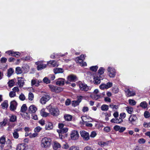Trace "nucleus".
I'll return each instance as SVG.
<instances>
[{
  "label": "nucleus",
  "instance_id": "f257e3e1",
  "mask_svg": "<svg viewBox=\"0 0 150 150\" xmlns=\"http://www.w3.org/2000/svg\"><path fill=\"white\" fill-rule=\"evenodd\" d=\"M51 139L48 137H45L42 138L41 141V145L43 148L49 147L51 144Z\"/></svg>",
  "mask_w": 150,
  "mask_h": 150
},
{
  "label": "nucleus",
  "instance_id": "f03ea898",
  "mask_svg": "<svg viewBox=\"0 0 150 150\" xmlns=\"http://www.w3.org/2000/svg\"><path fill=\"white\" fill-rule=\"evenodd\" d=\"M138 118L135 115L132 114L130 115L129 118V123L133 125H136L138 122Z\"/></svg>",
  "mask_w": 150,
  "mask_h": 150
},
{
  "label": "nucleus",
  "instance_id": "7ed1b4c3",
  "mask_svg": "<svg viewBox=\"0 0 150 150\" xmlns=\"http://www.w3.org/2000/svg\"><path fill=\"white\" fill-rule=\"evenodd\" d=\"M50 98V95L48 93L44 95L40 99V103L42 104H45Z\"/></svg>",
  "mask_w": 150,
  "mask_h": 150
},
{
  "label": "nucleus",
  "instance_id": "20e7f679",
  "mask_svg": "<svg viewBox=\"0 0 150 150\" xmlns=\"http://www.w3.org/2000/svg\"><path fill=\"white\" fill-rule=\"evenodd\" d=\"M80 134L81 137L84 140L87 141L89 139V134L87 132L84 130L81 131Z\"/></svg>",
  "mask_w": 150,
  "mask_h": 150
},
{
  "label": "nucleus",
  "instance_id": "39448f33",
  "mask_svg": "<svg viewBox=\"0 0 150 150\" xmlns=\"http://www.w3.org/2000/svg\"><path fill=\"white\" fill-rule=\"evenodd\" d=\"M70 135L71 139L73 140L77 139L79 137V134L78 132L75 130H74L71 131Z\"/></svg>",
  "mask_w": 150,
  "mask_h": 150
},
{
  "label": "nucleus",
  "instance_id": "423d86ee",
  "mask_svg": "<svg viewBox=\"0 0 150 150\" xmlns=\"http://www.w3.org/2000/svg\"><path fill=\"white\" fill-rule=\"evenodd\" d=\"M49 86L51 91L53 92L58 93L61 91L63 90V89L60 87L54 86L50 85H49Z\"/></svg>",
  "mask_w": 150,
  "mask_h": 150
},
{
  "label": "nucleus",
  "instance_id": "0eeeda50",
  "mask_svg": "<svg viewBox=\"0 0 150 150\" xmlns=\"http://www.w3.org/2000/svg\"><path fill=\"white\" fill-rule=\"evenodd\" d=\"M49 111L54 116H57L59 115V111L57 108H52L49 109Z\"/></svg>",
  "mask_w": 150,
  "mask_h": 150
},
{
  "label": "nucleus",
  "instance_id": "6e6552de",
  "mask_svg": "<svg viewBox=\"0 0 150 150\" xmlns=\"http://www.w3.org/2000/svg\"><path fill=\"white\" fill-rule=\"evenodd\" d=\"M107 71L109 76L110 78L114 77L115 75V69L110 67H108Z\"/></svg>",
  "mask_w": 150,
  "mask_h": 150
},
{
  "label": "nucleus",
  "instance_id": "1a4fd4ad",
  "mask_svg": "<svg viewBox=\"0 0 150 150\" xmlns=\"http://www.w3.org/2000/svg\"><path fill=\"white\" fill-rule=\"evenodd\" d=\"M35 64L36 65H38L37 69L38 71L41 70L46 68L47 65V64H44L42 63V62L40 61L37 62Z\"/></svg>",
  "mask_w": 150,
  "mask_h": 150
},
{
  "label": "nucleus",
  "instance_id": "9d476101",
  "mask_svg": "<svg viewBox=\"0 0 150 150\" xmlns=\"http://www.w3.org/2000/svg\"><path fill=\"white\" fill-rule=\"evenodd\" d=\"M104 76L103 75L95 76L93 78V83L95 84H98L100 83L101 79H103Z\"/></svg>",
  "mask_w": 150,
  "mask_h": 150
},
{
  "label": "nucleus",
  "instance_id": "9b49d317",
  "mask_svg": "<svg viewBox=\"0 0 150 150\" xmlns=\"http://www.w3.org/2000/svg\"><path fill=\"white\" fill-rule=\"evenodd\" d=\"M79 87L80 89L84 91H87L90 90L89 87L84 83H81L79 84Z\"/></svg>",
  "mask_w": 150,
  "mask_h": 150
},
{
  "label": "nucleus",
  "instance_id": "f8f14e48",
  "mask_svg": "<svg viewBox=\"0 0 150 150\" xmlns=\"http://www.w3.org/2000/svg\"><path fill=\"white\" fill-rule=\"evenodd\" d=\"M24 79L22 77L18 78L17 85H18L19 87L22 88L24 84Z\"/></svg>",
  "mask_w": 150,
  "mask_h": 150
},
{
  "label": "nucleus",
  "instance_id": "ddd939ff",
  "mask_svg": "<svg viewBox=\"0 0 150 150\" xmlns=\"http://www.w3.org/2000/svg\"><path fill=\"white\" fill-rule=\"evenodd\" d=\"M17 103L15 100H13L10 103V109L11 111H13L16 109Z\"/></svg>",
  "mask_w": 150,
  "mask_h": 150
},
{
  "label": "nucleus",
  "instance_id": "4468645a",
  "mask_svg": "<svg viewBox=\"0 0 150 150\" xmlns=\"http://www.w3.org/2000/svg\"><path fill=\"white\" fill-rule=\"evenodd\" d=\"M127 97L133 96L136 95L135 92L134 91H131L129 89H127L125 91Z\"/></svg>",
  "mask_w": 150,
  "mask_h": 150
},
{
  "label": "nucleus",
  "instance_id": "2eb2a0df",
  "mask_svg": "<svg viewBox=\"0 0 150 150\" xmlns=\"http://www.w3.org/2000/svg\"><path fill=\"white\" fill-rule=\"evenodd\" d=\"M37 110V108L34 105H31L28 108V110L29 113H34Z\"/></svg>",
  "mask_w": 150,
  "mask_h": 150
},
{
  "label": "nucleus",
  "instance_id": "dca6fc26",
  "mask_svg": "<svg viewBox=\"0 0 150 150\" xmlns=\"http://www.w3.org/2000/svg\"><path fill=\"white\" fill-rule=\"evenodd\" d=\"M75 60L77 62L79 63L80 65L82 66H86L87 65L86 63L83 62L82 59H80V57H76L75 59Z\"/></svg>",
  "mask_w": 150,
  "mask_h": 150
},
{
  "label": "nucleus",
  "instance_id": "f3484780",
  "mask_svg": "<svg viewBox=\"0 0 150 150\" xmlns=\"http://www.w3.org/2000/svg\"><path fill=\"white\" fill-rule=\"evenodd\" d=\"M65 83V79L62 78H59L57 79L56 84L57 85L63 86Z\"/></svg>",
  "mask_w": 150,
  "mask_h": 150
},
{
  "label": "nucleus",
  "instance_id": "a211bd4d",
  "mask_svg": "<svg viewBox=\"0 0 150 150\" xmlns=\"http://www.w3.org/2000/svg\"><path fill=\"white\" fill-rule=\"evenodd\" d=\"M76 79V76L73 74L68 76L67 78V80L69 81L70 82L75 81Z\"/></svg>",
  "mask_w": 150,
  "mask_h": 150
},
{
  "label": "nucleus",
  "instance_id": "6ab92c4d",
  "mask_svg": "<svg viewBox=\"0 0 150 150\" xmlns=\"http://www.w3.org/2000/svg\"><path fill=\"white\" fill-rule=\"evenodd\" d=\"M61 145L58 142L56 141L54 142L53 145V148L54 150H57L61 148Z\"/></svg>",
  "mask_w": 150,
  "mask_h": 150
},
{
  "label": "nucleus",
  "instance_id": "aec40b11",
  "mask_svg": "<svg viewBox=\"0 0 150 150\" xmlns=\"http://www.w3.org/2000/svg\"><path fill=\"white\" fill-rule=\"evenodd\" d=\"M25 144L21 143L18 144L16 147V150H25Z\"/></svg>",
  "mask_w": 150,
  "mask_h": 150
},
{
  "label": "nucleus",
  "instance_id": "412c9836",
  "mask_svg": "<svg viewBox=\"0 0 150 150\" xmlns=\"http://www.w3.org/2000/svg\"><path fill=\"white\" fill-rule=\"evenodd\" d=\"M122 119L120 117L119 119L113 118L111 120V122L115 123H120L122 122Z\"/></svg>",
  "mask_w": 150,
  "mask_h": 150
},
{
  "label": "nucleus",
  "instance_id": "4be33fe9",
  "mask_svg": "<svg viewBox=\"0 0 150 150\" xmlns=\"http://www.w3.org/2000/svg\"><path fill=\"white\" fill-rule=\"evenodd\" d=\"M50 64L52 65L53 67H58L59 64L55 60H52L47 62V64Z\"/></svg>",
  "mask_w": 150,
  "mask_h": 150
},
{
  "label": "nucleus",
  "instance_id": "5701e85b",
  "mask_svg": "<svg viewBox=\"0 0 150 150\" xmlns=\"http://www.w3.org/2000/svg\"><path fill=\"white\" fill-rule=\"evenodd\" d=\"M68 131V128L65 127L62 129H57V132L58 133H61V134L65 133L67 132Z\"/></svg>",
  "mask_w": 150,
  "mask_h": 150
},
{
  "label": "nucleus",
  "instance_id": "b1692460",
  "mask_svg": "<svg viewBox=\"0 0 150 150\" xmlns=\"http://www.w3.org/2000/svg\"><path fill=\"white\" fill-rule=\"evenodd\" d=\"M20 129H17L14 130V132L13 133V137L15 139H17L19 137V134L18 132L20 131Z\"/></svg>",
  "mask_w": 150,
  "mask_h": 150
},
{
  "label": "nucleus",
  "instance_id": "393cba45",
  "mask_svg": "<svg viewBox=\"0 0 150 150\" xmlns=\"http://www.w3.org/2000/svg\"><path fill=\"white\" fill-rule=\"evenodd\" d=\"M55 74L59 73H62L63 72V69L60 68H55L53 70Z\"/></svg>",
  "mask_w": 150,
  "mask_h": 150
},
{
  "label": "nucleus",
  "instance_id": "a878e982",
  "mask_svg": "<svg viewBox=\"0 0 150 150\" xmlns=\"http://www.w3.org/2000/svg\"><path fill=\"white\" fill-rule=\"evenodd\" d=\"M65 120L67 121H70L72 119V116L70 115L66 114L64 116Z\"/></svg>",
  "mask_w": 150,
  "mask_h": 150
},
{
  "label": "nucleus",
  "instance_id": "bb28decb",
  "mask_svg": "<svg viewBox=\"0 0 150 150\" xmlns=\"http://www.w3.org/2000/svg\"><path fill=\"white\" fill-rule=\"evenodd\" d=\"M53 126L51 122H49L45 125V128L46 130H50L52 129Z\"/></svg>",
  "mask_w": 150,
  "mask_h": 150
},
{
  "label": "nucleus",
  "instance_id": "cd10ccee",
  "mask_svg": "<svg viewBox=\"0 0 150 150\" xmlns=\"http://www.w3.org/2000/svg\"><path fill=\"white\" fill-rule=\"evenodd\" d=\"M2 108L3 109H5V108H7L8 107V101L5 100L4 101V102L1 104Z\"/></svg>",
  "mask_w": 150,
  "mask_h": 150
},
{
  "label": "nucleus",
  "instance_id": "c85d7f7f",
  "mask_svg": "<svg viewBox=\"0 0 150 150\" xmlns=\"http://www.w3.org/2000/svg\"><path fill=\"white\" fill-rule=\"evenodd\" d=\"M105 69L103 67H100L98 70V75L99 76H102L104 73Z\"/></svg>",
  "mask_w": 150,
  "mask_h": 150
},
{
  "label": "nucleus",
  "instance_id": "c756f323",
  "mask_svg": "<svg viewBox=\"0 0 150 150\" xmlns=\"http://www.w3.org/2000/svg\"><path fill=\"white\" fill-rule=\"evenodd\" d=\"M40 114L43 117H46L48 116L49 113L45 112L44 109H42L40 111Z\"/></svg>",
  "mask_w": 150,
  "mask_h": 150
},
{
  "label": "nucleus",
  "instance_id": "7c9ffc66",
  "mask_svg": "<svg viewBox=\"0 0 150 150\" xmlns=\"http://www.w3.org/2000/svg\"><path fill=\"white\" fill-rule=\"evenodd\" d=\"M15 79H11L8 81V84L9 86L12 87L13 86L15 83Z\"/></svg>",
  "mask_w": 150,
  "mask_h": 150
},
{
  "label": "nucleus",
  "instance_id": "2f4dec72",
  "mask_svg": "<svg viewBox=\"0 0 150 150\" xmlns=\"http://www.w3.org/2000/svg\"><path fill=\"white\" fill-rule=\"evenodd\" d=\"M32 86L35 85L36 86H38L39 85V84L38 82V80L33 79L31 81Z\"/></svg>",
  "mask_w": 150,
  "mask_h": 150
},
{
  "label": "nucleus",
  "instance_id": "473e14b6",
  "mask_svg": "<svg viewBox=\"0 0 150 150\" xmlns=\"http://www.w3.org/2000/svg\"><path fill=\"white\" fill-rule=\"evenodd\" d=\"M126 110L127 112L130 114H131L133 111V109L131 107H126Z\"/></svg>",
  "mask_w": 150,
  "mask_h": 150
},
{
  "label": "nucleus",
  "instance_id": "72a5a7b5",
  "mask_svg": "<svg viewBox=\"0 0 150 150\" xmlns=\"http://www.w3.org/2000/svg\"><path fill=\"white\" fill-rule=\"evenodd\" d=\"M108 106L104 104L101 107V110L104 111H107L108 110Z\"/></svg>",
  "mask_w": 150,
  "mask_h": 150
},
{
  "label": "nucleus",
  "instance_id": "f704fd0d",
  "mask_svg": "<svg viewBox=\"0 0 150 150\" xmlns=\"http://www.w3.org/2000/svg\"><path fill=\"white\" fill-rule=\"evenodd\" d=\"M14 71L11 68H9L7 71V76L10 77L13 73Z\"/></svg>",
  "mask_w": 150,
  "mask_h": 150
},
{
  "label": "nucleus",
  "instance_id": "c9c22d12",
  "mask_svg": "<svg viewBox=\"0 0 150 150\" xmlns=\"http://www.w3.org/2000/svg\"><path fill=\"white\" fill-rule=\"evenodd\" d=\"M140 106L143 108H146L147 107V104L146 101H143L140 103Z\"/></svg>",
  "mask_w": 150,
  "mask_h": 150
},
{
  "label": "nucleus",
  "instance_id": "e433bc0d",
  "mask_svg": "<svg viewBox=\"0 0 150 150\" xmlns=\"http://www.w3.org/2000/svg\"><path fill=\"white\" fill-rule=\"evenodd\" d=\"M91 98L94 100H97L101 97L100 94L93 95L91 96Z\"/></svg>",
  "mask_w": 150,
  "mask_h": 150
},
{
  "label": "nucleus",
  "instance_id": "4c0bfd02",
  "mask_svg": "<svg viewBox=\"0 0 150 150\" xmlns=\"http://www.w3.org/2000/svg\"><path fill=\"white\" fill-rule=\"evenodd\" d=\"M21 54L19 52H13L12 53L11 56L15 57H18Z\"/></svg>",
  "mask_w": 150,
  "mask_h": 150
},
{
  "label": "nucleus",
  "instance_id": "58836bf2",
  "mask_svg": "<svg viewBox=\"0 0 150 150\" xmlns=\"http://www.w3.org/2000/svg\"><path fill=\"white\" fill-rule=\"evenodd\" d=\"M27 108L26 104H23L21 107V111L22 112H25L27 110Z\"/></svg>",
  "mask_w": 150,
  "mask_h": 150
},
{
  "label": "nucleus",
  "instance_id": "ea45409f",
  "mask_svg": "<svg viewBox=\"0 0 150 150\" xmlns=\"http://www.w3.org/2000/svg\"><path fill=\"white\" fill-rule=\"evenodd\" d=\"M16 72L17 74H20L22 73V71L21 67H17L16 69Z\"/></svg>",
  "mask_w": 150,
  "mask_h": 150
},
{
  "label": "nucleus",
  "instance_id": "a19ab883",
  "mask_svg": "<svg viewBox=\"0 0 150 150\" xmlns=\"http://www.w3.org/2000/svg\"><path fill=\"white\" fill-rule=\"evenodd\" d=\"M10 121L11 122H14L16 120V116L14 115H11L10 116Z\"/></svg>",
  "mask_w": 150,
  "mask_h": 150
},
{
  "label": "nucleus",
  "instance_id": "79ce46f5",
  "mask_svg": "<svg viewBox=\"0 0 150 150\" xmlns=\"http://www.w3.org/2000/svg\"><path fill=\"white\" fill-rule=\"evenodd\" d=\"M128 102L129 104L132 105H134L136 104V102L133 99H130L129 100Z\"/></svg>",
  "mask_w": 150,
  "mask_h": 150
},
{
  "label": "nucleus",
  "instance_id": "37998d69",
  "mask_svg": "<svg viewBox=\"0 0 150 150\" xmlns=\"http://www.w3.org/2000/svg\"><path fill=\"white\" fill-rule=\"evenodd\" d=\"M6 142V139L4 137H2L0 138V144L2 145L5 144Z\"/></svg>",
  "mask_w": 150,
  "mask_h": 150
},
{
  "label": "nucleus",
  "instance_id": "c03bdc74",
  "mask_svg": "<svg viewBox=\"0 0 150 150\" xmlns=\"http://www.w3.org/2000/svg\"><path fill=\"white\" fill-rule=\"evenodd\" d=\"M22 69L25 71V72H27L29 69V67L28 65L25 64L22 67Z\"/></svg>",
  "mask_w": 150,
  "mask_h": 150
},
{
  "label": "nucleus",
  "instance_id": "a18cd8bd",
  "mask_svg": "<svg viewBox=\"0 0 150 150\" xmlns=\"http://www.w3.org/2000/svg\"><path fill=\"white\" fill-rule=\"evenodd\" d=\"M109 106L114 110H115L118 108V106L116 105H114L112 104H110Z\"/></svg>",
  "mask_w": 150,
  "mask_h": 150
},
{
  "label": "nucleus",
  "instance_id": "49530a36",
  "mask_svg": "<svg viewBox=\"0 0 150 150\" xmlns=\"http://www.w3.org/2000/svg\"><path fill=\"white\" fill-rule=\"evenodd\" d=\"M23 60H24L26 61H30L32 60V58L29 56H26L24 58H22Z\"/></svg>",
  "mask_w": 150,
  "mask_h": 150
},
{
  "label": "nucleus",
  "instance_id": "de8ad7c7",
  "mask_svg": "<svg viewBox=\"0 0 150 150\" xmlns=\"http://www.w3.org/2000/svg\"><path fill=\"white\" fill-rule=\"evenodd\" d=\"M34 95L31 92H30L28 94V99L31 101L34 98Z\"/></svg>",
  "mask_w": 150,
  "mask_h": 150
},
{
  "label": "nucleus",
  "instance_id": "09e8293b",
  "mask_svg": "<svg viewBox=\"0 0 150 150\" xmlns=\"http://www.w3.org/2000/svg\"><path fill=\"white\" fill-rule=\"evenodd\" d=\"M98 68V67L96 66H93L90 67V69L92 71H96Z\"/></svg>",
  "mask_w": 150,
  "mask_h": 150
},
{
  "label": "nucleus",
  "instance_id": "8fccbe9b",
  "mask_svg": "<svg viewBox=\"0 0 150 150\" xmlns=\"http://www.w3.org/2000/svg\"><path fill=\"white\" fill-rule=\"evenodd\" d=\"M79 103L77 100H74L72 101V104L73 106L75 107L79 105Z\"/></svg>",
  "mask_w": 150,
  "mask_h": 150
},
{
  "label": "nucleus",
  "instance_id": "3c124183",
  "mask_svg": "<svg viewBox=\"0 0 150 150\" xmlns=\"http://www.w3.org/2000/svg\"><path fill=\"white\" fill-rule=\"evenodd\" d=\"M105 114V120L106 121H108L109 120L108 117H110V114H109L108 113L106 112V113H104L103 112L102 113V115Z\"/></svg>",
  "mask_w": 150,
  "mask_h": 150
},
{
  "label": "nucleus",
  "instance_id": "603ef678",
  "mask_svg": "<svg viewBox=\"0 0 150 150\" xmlns=\"http://www.w3.org/2000/svg\"><path fill=\"white\" fill-rule=\"evenodd\" d=\"M42 129V128L40 127L39 126H38L35 127L34 129V132H39Z\"/></svg>",
  "mask_w": 150,
  "mask_h": 150
},
{
  "label": "nucleus",
  "instance_id": "864d4df0",
  "mask_svg": "<svg viewBox=\"0 0 150 150\" xmlns=\"http://www.w3.org/2000/svg\"><path fill=\"white\" fill-rule=\"evenodd\" d=\"M19 98L21 100L23 101L25 99V97L23 93H21L19 96Z\"/></svg>",
  "mask_w": 150,
  "mask_h": 150
},
{
  "label": "nucleus",
  "instance_id": "5fc2aeb1",
  "mask_svg": "<svg viewBox=\"0 0 150 150\" xmlns=\"http://www.w3.org/2000/svg\"><path fill=\"white\" fill-rule=\"evenodd\" d=\"M9 96L11 98H13L16 96V93L13 91H11L9 93Z\"/></svg>",
  "mask_w": 150,
  "mask_h": 150
},
{
  "label": "nucleus",
  "instance_id": "6e6d98bb",
  "mask_svg": "<svg viewBox=\"0 0 150 150\" xmlns=\"http://www.w3.org/2000/svg\"><path fill=\"white\" fill-rule=\"evenodd\" d=\"M43 81L46 84L50 83V80L47 77H45L43 79Z\"/></svg>",
  "mask_w": 150,
  "mask_h": 150
},
{
  "label": "nucleus",
  "instance_id": "4d7b16f0",
  "mask_svg": "<svg viewBox=\"0 0 150 150\" xmlns=\"http://www.w3.org/2000/svg\"><path fill=\"white\" fill-rule=\"evenodd\" d=\"M81 118L82 120V121L83 122H85L86 123L85 125H86L87 127H92L93 126V125L91 123H87L86 121L85 122L83 120V117H81Z\"/></svg>",
  "mask_w": 150,
  "mask_h": 150
},
{
  "label": "nucleus",
  "instance_id": "13d9d810",
  "mask_svg": "<svg viewBox=\"0 0 150 150\" xmlns=\"http://www.w3.org/2000/svg\"><path fill=\"white\" fill-rule=\"evenodd\" d=\"M144 116L145 118H148L150 117V114L148 111H145L144 113Z\"/></svg>",
  "mask_w": 150,
  "mask_h": 150
},
{
  "label": "nucleus",
  "instance_id": "bf43d9fd",
  "mask_svg": "<svg viewBox=\"0 0 150 150\" xmlns=\"http://www.w3.org/2000/svg\"><path fill=\"white\" fill-rule=\"evenodd\" d=\"M105 85L106 89H108L112 86V83L111 82H108L105 84Z\"/></svg>",
  "mask_w": 150,
  "mask_h": 150
},
{
  "label": "nucleus",
  "instance_id": "052dcab7",
  "mask_svg": "<svg viewBox=\"0 0 150 150\" xmlns=\"http://www.w3.org/2000/svg\"><path fill=\"white\" fill-rule=\"evenodd\" d=\"M38 134L36 132L34 133L33 134H29V137L30 138H33L37 137Z\"/></svg>",
  "mask_w": 150,
  "mask_h": 150
},
{
  "label": "nucleus",
  "instance_id": "680f3d73",
  "mask_svg": "<svg viewBox=\"0 0 150 150\" xmlns=\"http://www.w3.org/2000/svg\"><path fill=\"white\" fill-rule=\"evenodd\" d=\"M97 135V134L95 131H92L91 132L90 135L91 137L94 138Z\"/></svg>",
  "mask_w": 150,
  "mask_h": 150
},
{
  "label": "nucleus",
  "instance_id": "e2e57ef3",
  "mask_svg": "<svg viewBox=\"0 0 150 150\" xmlns=\"http://www.w3.org/2000/svg\"><path fill=\"white\" fill-rule=\"evenodd\" d=\"M119 91L118 88L117 87L113 88L112 89V92L115 93H116Z\"/></svg>",
  "mask_w": 150,
  "mask_h": 150
},
{
  "label": "nucleus",
  "instance_id": "0e129e2a",
  "mask_svg": "<svg viewBox=\"0 0 150 150\" xmlns=\"http://www.w3.org/2000/svg\"><path fill=\"white\" fill-rule=\"evenodd\" d=\"M143 126L145 127H150V123H147L144 122L143 124Z\"/></svg>",
  "mask_w": 150,
  "mask_h": 150
},
{
  "label": "nucleus",
  "instance_id": "69168bd1",
  "mask_svg": "<svg viewBox=\"0 0 150 150\" xmlns=\"http://www.w3.org/2000/svg\"><path fill=\"white\" fill-rule=\"evenodd\" d=\"M7 59L4 57H3L1 58L0 62L1 63H5L7 61Z\"/></svg>",
  "mask_w": 150,
  "mask_h": 150
},
{
  "label": "nucleus",
  "instance_id": "338daca9",
  "mask_svg": "<svg viewBox=\"0 0 150 150\" xmlns=\"http://www.w3.org/2000/svg\"><path fill=\"white\" fill-rule=\"evenodd\" d=\"M7 142L8 144V149H5L4 150H9V149H11V141L9 139H8Z\"/></svg>",
  "mask_w": 150,
  "mask_h": 150
},
{
  "label": "nucleus",
  "instance_id": "774afa93",
  "mask_svg": "<svg viewBox=\"0 0 150 150\" xmlns=\"http://www.w3.org/2000/svg\"><path fill=\"white\" fill-rule=\"evenodd\" d=\"M98 144L101 147H103L107 144L105 142H99Z\"/></svg>",
  "mask_w": 150,
  "mask_h": 150
}]
</instances>
